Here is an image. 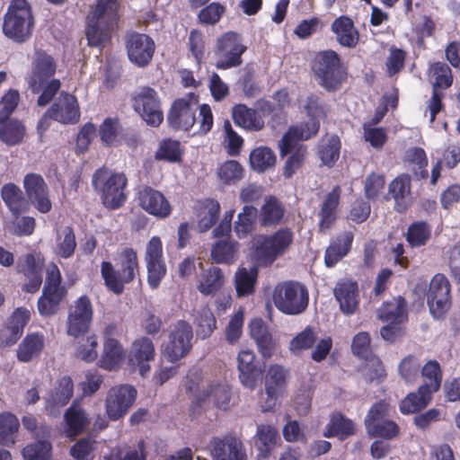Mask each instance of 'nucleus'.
Instances as JSON below:
<instances>
[{"instance_id":"52","label":"nucleus","mask_w":460,"mask_h":460,"mask_svg":"<svg viewBox=\"0 0 460 460\" xmlns=\"http://www.w3.org/2000/svg\"><path fill=\"white\" fill-rule=\"evenodd\" d=\"M429 79L433 89H446L452 84L451 70L446 63L437 61L429 69Z\"/></svg>"},{"instance_id":"31","label":"nucleus","mask_w":460,"mask_h":460,"mask_svg":"<svg viewBox=\"0 0 460 460\" xmlns=\"http://www.w3.org/2000/svg\"><path fill=\"white\" fill-rule=\"evenodd\" d=\"M45 346V337L42 333H29L19 344L17 358L22 362H29L38 358Z\"/></svg>"},{"instance_id":"9","label":"nucleus","mask_w":460,"mask_h":460,"mask_svg":"<svg viewBox=\"0 0 460 460\" xmlns=\"http://www.w3.org/2000/svg\"><path fill=\"white\" fill-rule=\"evenodd\" d=\"M137 390L130 385L111 387L105 398V411L108 418L118 420L124 417L134 404Z\"/></svg>"},{"instance_id":"43","label":"nucleus","mask_w":460,"mask_h":460,"mask_svg":"<svg viewBox=\"0 0 460 460\" xmlns=\"http://www.w3.org/2000/svg\"><path fill=\"white\" fill-rule=\"evenodd\" d=\"M341 141L337 136L323 137L318 147V156L323 165L333 166L340 157Z\"/></svg>"},{"instance_id":"53","label":"nucleus","mask_w":460,"mask_h":460,"mask_svg":"<svg viewBox=\"0 0 460 460\" xmlns=\"http://www.w3.org/2000/svg\"><path fill=\"white\" fill-rule=\"evenodd\" d=\"M194 323L197 326V335L201 339L208 338L217 327V321L208 307L199 309L194 317Z\"/></svg>"},{"instance_id":"15","label":"nucleus","mask_w":460,"mask_h":460,"mask_svg":"<svg viewBox=\"0 0 460 460\" xmlns=\"http://www.w3.org/2000/svg\"><path fill=\"white\" fill-rule=\"evenodd\" d=\"M23 188L28 204H31L39 212L48 213L52 205L48 186L41 175L28 173L23 179Z\"/></svg>"},{"instance_id":"27","label":"nucleus","mask_w":460,"mask_h":460,"mask_svg":"<svg viewBox=\"0 0 460 460\" xmlns=\"http://www.w3.org/2000/svg\"><path fill=\"white\" fill-rule=\"evenodd\" d=\"M73 395V382L69 376H63L58 382L46 402V409L49 414H56L58 409L65 406Z\"/></svg>"},{"instance_id":"61","label":"nucleus","mask_w":460,"mask_h":460,"mask_svg":"<svg viewBox=\"0 0 460 460\" xmlns=\"http://www.w3.org/2000/svg\"><path fill=\"white\" fill-rule=\"evenodd\" d=\"M22 454L25 460H49L51 444L46 440H39L26 446Z\"/></svg>"},{"instance_id":"60","label":"nucleus","mask_w":460,"mask_h":460,"mask_svg":"<svg viewBox=\"0 0 460 460\" xmlns=\"http://www.w3.org/2000/svg\"><path fill=\"white\" fill-rule=\"evenodd\" d=\"M226 7L218 2H213L204 6L198 13L197 19L200 24L215 25L222 18Z\"/></svg>"},{"instance_id":"35","label":"nucleus","mask_w":460,"mask_h":460,"mask_svg":"<svg viewBox=\"0 0 460 460\" xmlns=\"http://www.w3.org/2000/svg\"><path fill=\"white\" fill-rule=\"evenodd\" d=\"M202 401H208L217 408L226 409L231 399L230 388L226 384L213 383L203 386L200 394Z\"/></svg>"},{"instance_id":"49","label":"nucleus","mask_w":460,"mask_h":460,"mask_svg":"<svg viewBox=\"0 0 460 460\" xmlns=\"http://www.w3.org/2000/svg\"><path fill=\"white\" fill-rule=\"evenodd\" d=\"M65 420L67 426L66 432L70 438L80 434L89 422L84 411L75 405L66 411Z\"/></svg>"},{"instance_id":"36","label":"nucleus","mask_w":460,"mask_h":460,"mask_svg":"<svg viewBox=\"0 0 460 460\" xmlns=\"http://www.w3.org/2000/svg\"><path fill=\"white\" fill-rule=\"evenodd\" d=\"M258 265L246 269L240 267L234 274V285L238 296H246L254 292L258 279Z\"/></svg>"},{"instance_id":"19","label":"nucleus","mask_w":460,"mask_h":460,"mask_svg":"<svg viewBox=\"0 0 460 460\" xmlns=\"http://www.w3.org/2000/svg\"><path fill=\"white\" fill-rule=\"evenodd\" d=\"M213 460H247L243 442L233 436L214 438L210 442Z\"/></svg>"},{"instance_id":"59","label":"nucleus","mask_w":460,"mask_h":460,"mask_svg":"<svg viewBox=\"0 0 460 460\" xmlns=\"http://www.w3.org/2000/svg\"><path fill=\"white\" fill-rule=\"evenodd\" d=\"M407 160L413 165L414 174L419 179H426L429 175L427 166L428 158L425 151L420 147H413L407 151Z\"/></svg>"},{"instance_id":"30","label":"nucleus","mask_w":460,"mask_h":460,"mask_svg":"<svg viewBox=\"0 0 460 460\" xmlns=\"http://www.w3.org/2000/svg\"><path fill=\"white\" fill-rule=\"evenodd\" d=\"M246 49L242 36L234 31L222 34L217 41V53L223 58H241Z\"/></svg>"},{"instance_id":"23","label":"nucleus","mask_w":460,"mask_h":460,"mask_svg":"<svg viewBox=\"0 0 460 460\" xmlns=\"http://www.w3.org/2000/svg\"><path fill=\"white\" fill-rule=\"evenodd\" d=\"M128 58H153L155 50L154 40L147 34L128 32L125 37Z\"/></svg>"},{"instance_id":"14","label":"nucleus","mask_w":460,"mask_h":460,"mask_svg":"<svg viewBox=\"0 0 460 460\" xmlns=\"http://www.w3.org/2000/svg\"><path fill=\"white\" fill-rule=\"evenodd\" d=\"M138 206L148 215L159 219L170 217L172 207L168 199L158 190L145 187L137 193Z\"/></svg>"},{"instance_id":"38","label":"nucleus","mask_w":460,"mask_h":460,"mask_svg":"<svg viewBox=\"0 0 460 460\" xmlns=\"http://www.w3.org/2000/svg\"><path fill=\"white\" fill-rule=\"evenodd\" d=\"M225 277L217 267H212L204 271L198 282V290L206 296L214 295L224 286Z\"/></svg>"},{"instance_id":"6","label":"nucleus","mask_w":460,"mask_h":460,"mask_svg":"<svg viewBox=\"0 0 460 460\" xmlns=\"http://www.w3.org/2000/svg\"><path fill=\"white\" fill-rule=\"evenodd\" d=\"M92 181L106 208L116 209L123 205L126 200L125 189L128 181L123 173L102 168L94 172Z\"/></svg>"},{"instance_id":"39","label":"nucleus","mask_w":460,"mask_h":460,"mask_svg":"<svg viewBox=\"0 0 460 460\" xmlns=\"http://www.w3.org/2000/svg\"><path fill=\"white\" fill-rule=\"evenodd\" d=\"M75 356L85 362H93L98 357V339L94 334L75 337Z\"/></svg>"},{"instance_id":"2","label":"nucleus","mask_w":460,"mask_h":460,"mask_svg":"<svg viewBox=\"0 0 460 460\" xmlns=\"http://www.w3.org/2000/svg\"><path fill=\"white\" fill-rule=\"evenodd\" d=\"M118 269L110 261L101 265V274L105 286L116 295L124 291L126 284L131 283L139 275V262L137 252L132 248H124L115 258Z\"/></svg>"},{"instance_id":"46","label":"nucleus","mask_w":460,"mask_h":460,"mask_svg":"<svg viewBox=\"0 0 460 460\" xmlns=\"http://www.w3.org/2000/svg\"><path fill=\"white\" fill-rule=\"evenodd\" d=\"M66 291L44 290L38 300V311L42 316L56 314L61 302L66 297Z\"/></svg>"},{"instance_id":"17","label":"nucleus","mask_w":460,"mask_h":460,"mask_svg":"<svg viewBox=\"0 0 460 460\" xmlns=\"http://www.w3.org/2000/svg\"><path fill=\"white\" fill-rule=\"evenodd\" d=\"M48 116L61 124H76L81 116L76 97L67 93H61L48 110Z\"/></svg>"},{"instance_id":"4","label":"nucleus","mask_w":460,"mask_h":460,"mask_svg":"<svg viewBox=\"0 0 460 460\" xmlns=\"http://www.w3.org/2000/svg\"><path fill=\"white\" fill-rule=\"evenodd\" d=\"M293 241L294 234L288 228L256 235L252 240V256L258 266L270 267L289 251Z\"/></svg>"},{"instance_id":"29","label":"nucleus","mask_w":460,"mask_h":460,"mask_svg":"<svg viewBox=\"0 0 460 460\" xmlns=\"http://www.w3.org/2000/svg\"><path fill=\"white\" fill-rule=\"evenodd\" d=\"M341 188L334 187L324 198L319 211V227L322 232L328 230L337 217V208L340 202Z\"/></svg>"},{"instance_id":"8","label":"nucleus","mask_w":460,"mask_h":460,"mask_svg":"<svg viewBox=\"0 0 460 460\" xmlns=\"http://www.w3.org/2000/svg\"><path fill=\"white\" fill-rule=\"evenodd\" d=\"M192 337L191 326L184 321H179L171 328L168 339L162 346V357L170 362L180 360L189 353Z\"/></svg>"},{"instance_id":"25","label":"nucleus","mask_w":460,"mask_h":460,"mask_svg":"<svg viewBox=\"0 0 460 460\" xmlns=\"http://www.w3.org/2000/svg\"><path fill=\"white\" fill-rule=\"evenodd\" d=\"M250 335L256 341L259 351L264 358H270L275 351L276 342L267 325L260 318H255L249 324Z\"/></svg>"},{"instance_id":"62","label":"nucleus","mask_w":460,"mask_h":460,"mask_svg":"<svg viewBox=\"0 0 460 460\" xmlns=\"http://www.w3.org/2000/svg\"><path fill=\"white\" fill-rule=\"evenodd\" d=\"M430 227L425 222H416L410 226L407 241L412 247L425 244L430 237Z\"/></svg>"},{"instance_id":"16","label":"nucleus","mask_w":460,"mask_h":460,"mask_svg":"<svg viewBox=\"0 0 460 460\" xmlns=\"http://www.w3.org/2000/svg\"><path fill=\"white\" fill-rule=\"evenodd\" d=\"M155 349L152 341L141 337L133 341L128 355V366L133 371H138L146 376L150 371V362L154 360Z\"/></svg>"},{"instance_id":"58","label":"nucleus","mask_w":460,"mask_h":460,"mask_svg":"<svg viewBox=\"0 0 460 460\" xmlns=\"http://www.w3.org/2000/svg\"><path fill=\"white\" fill-rule=\"evenodd\" d=\"M243 176V168L234 160L223 163L217 169V178L223 184H234L242 180Z\"/></svg>"},{"instance_id":"63","label":"nucleus","mask_w":460,"mask_h":460,"mask_svg":"<svg viewBox=\"0 0 460 460\" xmlns=\"http://www.w3.org/2000/svg\"><path fill=\"white\" fill-rule=\"evenodd\" d=\"M181 155L182 150L180 143L172 139L163 141L155 153V158L157 160H165L168 162H179Z\"/></svg>"},{"instance_id":"32","label":"nucleus","mask_w":460,"mask_h":460,"mask_svg":"<svg viewBox=\"0 0 460 460\" xmlns=\"http://www.w3.org/2000/svg\"><path fill=\"white\" fill-rule=\"evenodd\" d=\"M389 193L395 201V209L403 212L411 203V180L407 175H402L394 179L389 184Z\"/></svg>"},{"instance_id":"21","label":"nucleus","mask_w":460,"mask_h":460,"mask_svg":"<svg viewBox=\"0 0 460 460\" xmlns=\"http://www.w3.org/2000/svg\"><path fill=\"white\" fill-rule=\"evenodd\" d=\"M255 355L248 349L241 350L237 356V368L241 384L254 389L261 378L262 371L255 365Z\"/></svg>"},{"instance_id":"5","label":"nucleus","mask_w":460,"mask_h":460,"mask_svg":"<svg viewBox=\"0 0 460 460\" xmlns=\"http://www.w3.org/2000/svg\"><path fill=\"white\" fill-rule=\"evenodd\" d=\"M34 26L31 6L27 0H12L4 17L3 32L17 42L28 40Z\"/></svg>"},{"instance_id":"54","label":"nucleus","mask_w":460,"mask_h":460,"mask_svg":"<svg viewBox=\"0 0 460 460\" xmlns=\"http://www.w3.org/2000/svg\"><path fill=\"white\" fill-rule=\"evenodd\" d=\"M18 429L19 420L13 414H0V444L6 447L14 445Z\"/></svg>"},{"instance_id":"1","label":"nucleus","mask_w":460,"mask_h":460,"mask_svg":"<svg viewBox=\"0 0 460 460\" xmlns=\"http://www.w3.org/2000/svg\"><path fill=\"white\" fill-rule=\"evenodd\" d=\"M120 0H96L86 16L85 36L92 47L111 43L119 21Z\"/></svg>"},{"instance_id":"41","label":"nucleus","mask_w":460,"mask_h":460,"mask_svg":"<svg viewBox=\"0 0 460 460\" xmlns=\"http://www.w3.org/2000/svg\"><path fill=\"white\" fill-rule=\"evenodd\" d=\"M433 394L427 391L426 386H420L415 393L409 394L400 403V411L403 414L414 413L425 408L431 400Z\"/></svg>"},{"instance_id":"26","label":"nucleus","mask_w":460,"mask_h":460,"mask_svg":"<svg viewBox=\"0 0 460 460\" xmlns=\"http://www.w3.org/2000/svg\"><path fill=\"white\" fill-rule=\"evenodd\" d=\"M439 158L431 171V184L435 185L440 177L442 166L447 169L455 168L460 163V146L458 143L449 141L439 150Z\"/></svg>"},{"instance_id":"22","label":"nucleus","mask_w":460,"mask_h":460,"mask_svg":"<svg viewBox=\"0 0 460 460\" xmlns=\"http://www.w3.org/2000/svg\"><path fill=\"white\" fill-rule=\"evenodd\" d=\"M333 293L340 309L344 314H352L356 312L359 304L358 288L356 282L341 280L335 286Z\"/></svg>"},{"instance_id":"3","label":"nucleus","mask_w":460,"mask_h":460,"mask_svg":"<svg viewBox=\"0 0 460 460\" xmlns=\"http://www.w3.org/2000/svg\"><path fill=\"white\" fill-rule=\"evenodd\" d=\"M304 109L309 118L308 121L292 126L279 142L281 156L288 155L296 146H302L299 141L308 140L315 136L320 128V121L325 117V110L314 96L307 98Z\"/></svg>"},{"instance_id":"12","label":"nucleus","mask_w":460,"mask_h":460,"mask_svg":"<svg viewBox=\"0 0 460 460\" xmlns=\"http://www.w3.org/2000/svg\"><path fill=\"white\" fill-rule=\"evenodd\" d=\"M93 316L90 298L82 296L70 306L67 317V334L77 337L88 332Z\"/></svg>"},{"instance_id":"34","label":"nucleus","mask_w":460,"mask_h":460,"mask_svg":"<svg viewBox=\"0 0 460 460\" xmlns=\"http://www.w3.org/2000/svg\"><path fill=\"white\" fill-rule=\"evenodd\" d=\"M256 446L260 451L259 456L267 458L271 450L279 441L278 429L270 424H260L256 430Z\"/></svg>"},{"instance_id":"64","label":"nucleus","mask_w":460,"mask_h":460,"mask_svg":"<svg viewBox=\"0 0 460 460\" xmlns=\"http://www.w3.org/2000/svg\"><path fill=\"white\" fill-rule=\"evenodd\" d=\"M147 283L152 289L157 288L167 273L165 260L145 262Z\"/></svg>"},{"instance_id":"24","label":"nucleus","mask_w":460,"mask_h":460,"mask_svg":"<svg viewBox=\"0 0 460 460\" xmlns=\"http://www.w3.org/2000/svg\"><path fill=\"white\" fill-rule=\"evenodd\" d=\"M332 31L337 41L343 47L355 48L359 40V33L351 18L341 15L332 23Z\"/></svg>"},{"instance_id":"20","label":"nucleus","mask_w":460,"mask_h":460,"mask_svg":"<svg viewBox=\"0 0 460 460\" xmlns=\"http://www.w3.org/2000/svg\"><path fill=\"white\" fill-rule=\"evenodd\" d=\"M116 326L111 324L105 328L103 350L100 360L101 367L112 370L118 368L125 358V352L119 341L112 337Z\"/></svg>"},{"instance_id":"33","label":"nucleus","mask_w":460,"mask_h":460,"mask_svg":"<svg viewBox=\"0 0 460 460\" xmlns=\"http://www.w3.org/2000/svg\"><path fill=\"white\" fill-rule=\"evenodd\" d=\"M353 234L349 232L339 235L326 249L324 262L327 267L334 266L350 250Z\"/></svg>"},{"instance_id":"10","label":"nucleus","mask_w":460,"mask_h":460,"mask_svg":"<svg viewBox=\"0 0 460 460\" xmlns=\"http://www.w3.org/2000/svg\"><path fill=\"white\" fill-rule=\"evenodd\" d=\"M134 109L142 119L151 127H158L164 121V112L157 93L144 87L134 97Z\"/></svg>"},{"instance_id":"7","label":"nucleus","mask_w":460,"mask_h":460,"mask_svg":"<svg viewBox=\"0 0 460 460\" xmlns=\"http://www.w3.org/2000/svg\"><path fill=\"white\" fill-rule=\"evenodd\" d=\"M275 306L281 313L289 315L302 314L308 305V292L298 282L285 281L275 286L272 292Z\"/></svg>"},{"instance_id":"18","label":"nucleus","mask_w":460,"mask_h":460,"mask_svg":"<svg viewBox=\"0 0 460 460\" xmlns=\"http://www.w3.org/2000/svg\"><path fill=\"white\" fill-rule=\"evenodd\" d=\"M312 69L320 84L328 90L336 89L346 76L340 59H314Z\"/></svg>"},{"instance_id":"11","label":"nucleus","mask_w":460,"mask_h":460,"mask_svg":"<svg viewBox=\"0 0 460 460\" xmlns=\"http://www.w3.org/2000/svg\"><path fill=\"white\" fill-rule=\"evenodd\" d=\"M429 311L435 318H441L451 306L450 283L442 274L435 275L427 293Z\"/></svg>"},{"instance_id":"56","label":"nucleus","mask_w":460,"mask_h":460,"mask_svg":"<svg viewBox=\"0 0 460 460\" xmlns=\"http://www.w3.org/2000/svg\"><path fill=\"white\" fill-rule=\"evenodd\" d=\"M284 215L282 205L272 197L266 199L261 209V224L263 226L276 225L280 222Z\"/></svg>"},{"instance_id":"28","label":"nucleus","mask_w":460,"mask_h":460,"mask_svg":"<svg viewBox=\"0 0 460 460\" xmlns=\"http://www.w3.org/2000/svg\"><path fill=\"white\" fill-rule=\"evenodd\" d=\"M234 122L247 130L259 131L264 127L261 112L243 104L235 105L232 111Z\"/></svg>"},{"instance_id":"45","label":"nucleus","mask_w":460,"mask_h":460,"mask_svg":"<svg viewBox=\"0 0 460 460\" xmlns=\"http://www.w3.org/2000/svg\"><path fill=\"white\" fill-rule=\"evenodd\" d=\"M316 341L317 333L315 330L307 326L289 341L288 350L292 355L300 356L305 350L312 349Z\"/></svg>"},{"instance_id":"55","label":"nucleus","mask_w":460,"mask_h":460,"mask_svg":"<svg viewBox=\"0 0 460 460\" xmlns=\"http://www.w3.org/2000/svg\"><path fill=\"white\" fill-rule=\"evenodd\" d=\"M423 385L431 394L439 390L442 381V373L439 364L436 360L428 361L421 369Z\"/></svg>"},{"instance_id":"37","label":"nucleus","mask_w":460,"mask_h":460,"mask_svg":"<svg viewBox=\"0 0 460 460\" xmlns=\"http://www.w3.org/2000/svg\"><path fill=\"white\" fill-rule=\"evenodd\" d=\"M355 424L341 413H333L323 433L325 438L336 437L345 439L355 433Z\"/></svg>"},{"instance_id":"48","label":"nucleus","mask_w":460,"mask_h":460,"mask_svg":"<svg viewBox=\"0 0 460 460\" xmlns=\"http://www.w3.org/2000/svg\"><path fill=\"white\" fill-rule=\"evenodd\" d=\"M257 209L253 206H244L237 216L234 231L240 239L246 238L254 229Z\"/></svg>"},{"instance_id":"40","label":"nucleus","mask_w":460,"mask_h":460,"mask_svg":"<svg viewBox=\"0 0 460 460\" xmlns=\"http://www.w3.org/2000/svg\"><path fill=\"white\" fill-rule=\"evenodd\" d=\"M3 200L13 215H20L28 210V202L18 186L8 183L1 190Z\"/></svg>"},{"instance_id":"13","label":"nucleus","mask_w":460,"mask_h":460,"mask_svg":"<svg viewBox=\"0 0 460 460\" xmlns=\"http://www.w3.org/2000/svg\"><path fill=\"white\" fill-rule=\"evenodd\" d=\"M197 108L198 100L192 93L177 99L172 104L167 120L172 128L187 131L196 121Z\"/></svg>"},{"instance_id":"50","label":"nucleus","mask_w":460,"mask_h":460,"mask_svg":"<svg viewBox=\"0 0 460 460\" xmlns=\"http://www.w3.org/2000/svg\"><path fill=\"white\" fill-rule=\"evenodd\" d=\"M25 135L23 124L16 119H4L0 122V138L9 146L16 145Z\"/></svg>"},{"instance_id":"42","label":"nucleus","mask_w":460,"mask_h":460,"mask_svg":"<svg viewBox=\"0 0 460 460\" xmlns=\"http://www.w3.org/2000/svg\"><path fill=\"white\" fill-rule=\"evenodd\" d=\"M249 161L252 170L263 172L275 166L277 157L270 147L259 146L252 150Z\"/></svg>"},{"instance_id":"47","label":"nucleus","mask_w":460,"mask_h":460,"mask_svg":"<svg viewBox=\"0 0 460 460\" xmlns=\"http://www.w3.org/2000/svg\"><path fill=\"white\" fill-rule=\"evenodd\" d=\"M237 255L238 244L230 240L218 241L211 249V258L216 263H233L236 261Z\"/></svg>"},{"instance_id":"44","label":"nucleus","mask_w":460,"mask_h":460,"mask_svg":"<svg viewBox=\"0 0 460 460\" xmlns=\"http://www.w3.org/2000/svg\"><path fill=\"white\" fill-rule=\"evenodd\" d=\"M378 316L385 323H403L406 320L404 300L399 296L385 303L379 309Z\"/></svg>"},{"instance_id":"51","label":"nucleus","mask_w":460,"mask_h":460,"mask_svg":"<svg viewBox=\"0 0 460 460\" xmlns=\"http://www.w3.org/2000/svg\"><path fill=\"white\" fill-rule=\"evenodd\" d=\"M220 205L215 199H208L199 208V228L204 232L214 226L218 218Z\"/></svg>"},{"instance_id":"57","label":"nucleus","mask_w":460,"mask_h":460,"mask_svg":"<svg viewBox=\"0 0 460 460\" xmlns=\"http://www.w3.org/2000/svg\"><path fill=\"white\" fill-rule=\"evenodd\" d=\"M367 433L373 437H381L391 439L399 434V428L395 422L391 420H380L374 422L373 420H365Z\"/></svg>"}]
</instances>
